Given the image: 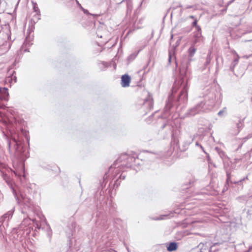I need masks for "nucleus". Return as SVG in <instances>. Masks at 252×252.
Here are the masks:
<instances>
[{"label":"nucleus","mask_w":252,"mask_h":252,"mask_svg":"<svg viewBox=\"0 0 252 252\" xmlns=\"http://www.w3.org/2000/svg\"><path fill=\"white\" fill-rule=\"evenodd\" d=\"M242 121H243L239 120L238 122L236 123L237 127V128L238 129V131H240V130L243 127V123H242Z\"/></svg>","instance_id":"ddd939ff"},{"label":"nucleus","mask_w":252,"mask_h":252,"mask_svg":"<svg viewBox=\"0 0 252 252\" xmlns=\"http://www.w3.org/2000/svg\"><path fill=\"white\" fill-rule=\"evenodd\" d=\"M177 249V244L175 242H171L169 246L167 247V249L169 252H172L176 250Z\"/></svg>","instance_id":"0eeeda50"},{"label":"nucleus","mask_w":252,"mask_h":252,"mask_svg":"<svg viewBox=\"0 0 252 252\" xmlns=\"http://www.w3.org/2000/svg\"><path fill=\"white\" fill-rule=\"evenodd\" d=\"M84 12L86 14H88L89 12L87 10L83 9Z\"/></svg>","instance_id":"a878e982"},{"label":"nucleus","mask_w":252,"mask_h":252,"mask_svg":"<svg viewBox=\"0 0 252 252\" xmlns=\"http://www.w3.org/2000/svg\"><path fill=\"white\" fill-rule=\"evenodd\" d=\"M203 41V36L201 33H194L192 44L197 46Z\"/></svg>","instance_id":"7ed1b4c3"},{"label":"nucleus","mask_w":252,"mask_h":252,"mask_svg":"<svg viewBox=\"0 0 252 252\" xmlns=\"http://www.w3.org/2000/svg\"><path fill=\"white\" fill-rule=\"evenodd\" d=\"M10 145H11V142L10 141H8V147H9V149H10Z\"/></svg>","instance_id":"cd10ccee"},{"label":"nucleus","mask_w":252,"mask_h":252,"mask_svg":"<svg viewBox=\"0 0 252 252\" xmlns=\"http://www.w3.org/2000/svg\"><path fill=\"white\" fill-rule=\"evenodd\" d=\"M126 249L128 251V252H129V250H128V248L127 247H126Z\"/></svg>","instance_id":"f704fd0d"},{"label":"nucleus","mask_w":252,"mask_h":252,"mask_svg":"<svg viewBox=\"0 0 252 252\" xmlns=\"http://www.w3.org/2000/svg\"><path fill=\"white\" fill-rule=\"evenodd\" d=\"M33 10L34 11V12L36 13L35 15L36 16V19L37 20H38L39 19V13H40V11H39V10L38 9V7H37L36 4H34V5H33Z\"/></svg>","instance_id":"9b49d317"},{"label":"nucleus","mask_w":252,"mask_h":252,"mask_svg":"<svg viewBox=\"0 0 252 252\" xmlns=\"http://www.w3.org/2000/svg\"><path fill=\"white\" fill-rule=\"evenodd\" d=\"M229 179H230V176L228 173H227V179H226V184H228Z\"/></svg>","instance_id":"412c9836"},{"label":"nucleus","mask_w":252,"mask_h":252,"mask_svg":"<svg viewBox=\"0 0 252 252\" xmlns=\"http://www.w3.org/2000/svg\"><path fill=\"white\" fill-rule=\"evenodd\" d=\"M188 63H189V62H188L186 64H184L182 63L180 73L183 77L180 80L175 82L172 88V92H175L176 91V86L178 85L181 86V87H182V90L179 95V101H182L184 103L186 102L188 100V90L189 89V87L187 81L184 78V77L186 76L187 75Z\"/></svg>","instance_id":"f257e3e1"},{"label":"nucleus","mask_w":252,"mask_h":252,"mask_svg":"<svg viewBox=\"0 0 252 252\" xmlns=\"http://www.w3.org/2000/svg\"><path fill=\"white\" fill-rule=\"evenodd\" d=\"M216 149L217 150V151H218V152L220 157L222 158V157L223 156H224V155H225V154H224V152H223L222 151L220 150L218 148H216Z\"/></svg>","instance_id":"4468645a"},{"label":"nucleus","mask_w":252,"mask_h":252,"mask_svg":"<svg viewBox=\"0 0 252 252\" xmlns=\"http://www.w3.org/2000/svg\"><path fill=\"white\" fill-rule=\"evenodd\" d=\"M8 94L7 89L0 87V100H7Z\"/></svg>","instance_id":"39448f33"},{"label":"nucleus","mask_w":252,"mask_h":252,"mask_svg":"<svg viewBox=\"0 0 252 252\" xmlns=\"http://www.w3.org/2000/svg\"><path fill=\"white\" fill-rule=\"evenodd\" d=\"M125 175H121L120 176V178L121 179H122L123 180H124L125 179Z\"/></svg>","instance_id":"b1692460"},{"label":"nucleus","mask_w":252,"mask_h":252,"mask_svg":"<svg viewBox=\"0 0 252 252\" xmlns=\"http://www.w3.org/2000/svg\"><path fill=\"white\" fill-rule=\"evenodd\" d=\"M189 18H191V19H194V16H193V15H191V16H189Z\"/></svg>","instance_id":"c756f323"},{"label":"nucleus","mask_w":252,"mask_h":252,"mask_svg":"<svg viewBox=\"0 0 252 252\" xmlns=\"http://www.w3.org/2000/svg\"><path fill=\"white\" fill-rule=\"evenodd\" d=\"M171 58H172L171 53V52H169V59H168L169 62H171Z\"/></svg>","instance_id":"aec40b11"},{"label":"nucleus","mask_w":252,"mask_h":252,"mask_svg":"<svg viewBox=\"0 0 252 252\" xmlns=\"http://www.w3.org/2000/svg\"><path fill=\"white\" fill-rule=\"evenodd\" d=\"M252 56V55H250V56H244V58H245L246 59H248L250 57H251Z\"/></svg>","instance_id":"bb28decb"},{"label":"nucleus","mask_w":252,"mask_h":252,"mask_svg":"<svg viewBox=\"0 0 252 252\" xmlns=\"http://www.w3.org/2000/svg\"><path fill=\"white\" fill-rule=\"evenodd\" d=\"M199 147H200V148L202 150V151H203L204 153H205V150H204V148H203V147L202 146V145H199Z\"/></svg>","instance_id":"393cba45"},{"label":"nucleus","mask_w":252,"mask_h":252,"mask_svg":"<svg viewBox=\"0 0 252 252\" xmlns=\"http://www.w3.org/2000/svg\"><path fill=\"white\" fill-rule=\"evenodd\" d=\"M196 31L194 32V33H201V29L199 26H196L195 27Z\"/></svg>","instance_id":"dca6fc26"},{"label":"nucleus","mask_w":252,"mask_h":252,"mask_svg":"<svg viewBox=\"0 0 252 252\" xmlns=\"http://www.w3.org/2000/svg\"><path fill=\"white\" fill-rule=\"evenodd\" d=\"M193 6L192 5H187L186 6V7H185V9H189V8H192Z\"/></svg>","instance_id":"4be33fe9"},{"label":"nucleus","mask_w":252,"mask_h":252,"mask_svg":"<svg viewBox=\"0 0 252 252\" xmlns=\"http://www.w3.org/2000/svg\"><path fill=\"white\" fill-rule=\"evenodd\" d=\"M196 46H193V45H191V47L189 49V56L190 57H192L194 54H195L196 49L195 48Z\"/></svg>","instance_id":"1a4fd4ad"},{"label":"nucleus","mask_w":252,"mask_h":252,"mask_svg":"<svg viewBox=\"0 0 252 252\" xmlns=\"http://www.w3.org/2000/svg\"><path fill=\"white\" fill-rule=\"evenodd\" d=\"M210 55H211V54L209 53L208 56H207V57L206 58V63H205V65H208V64H209L211 62Z\"/></svg>","instance_id":"2eb2a0df"},{"label":"nucleus","mask_w":252,"mask_h":252,"mask_svg":"<svg viewBox=\"0 0 252 252\" xmlns=\"http://www.w3.org/2000/svg\"><path fill=\"white\" fill-rule=\"evenodd\" d=\"M21 197L22 199L23 203L26 204L28 207H30V205L32 204L31 202V200L26 197L25 196L23 195V194H21Z\"/></svg>","instance_id":"6e6552de"},{"label":"nucleus","mask_w":252,"mask_h":252,"mask_svg":"<svg viewBox=\"0 0 252 252\" xmlns=\"http://www.w3.org/2000/svg\"><path fill=\"white\" fill-rule=\"evenodd\" d=\"M220 243H215L213 244V245L212 246L211 248H212L213 247H214L215 246L220 245Z\"/></svg>","instance_id":"5701e85b"},{"label":"nucleus","mask_w":252,"mask_h":252,"mask_svg":"<svg viewBox=\"0 0 252 252\" xmlns=\"http://www.w3.org/2000/svg\"><path fill=\"white\" fill-rule=\"evenodd\" d=\"M14 211V209H13L12 210L8 211L6 214H5L1 218H0V222H3L7 219V221L12 217L13 213Z\"/></svg>","instance_id":"423d86ee"},{"label":"nucleus","mask_w":252,"mask_h":252,"mask_svg":"<svg viewBox=\"0 0 252 252\" xmlns=\"http://www.w3.org/2000/svg\"><path fill=\"white\" fill-rule=\"evenodd\" d=\"M197 20L196 19H195L194 21L192 23V26L195 28L196 27V26H198V25H197Z\"/></svg>","instance_id":"6ab92c4d"},{"label":"nucleus","mask_w":252,"mask_h":252,"mask_svg":"<svg viewBox=\"0 0 252 252\" xmlns=\"http://www.w3.org/2000/svg\"><path fill=\"white\" fill-rule=\"evenodd\" d=\"M17 202H18L19 204H20V201H19V199H18V198H17Z\"/></svg>","instance_id":"473e14b6"},{"label":"nucleus","mask_w":252,"mask_h":252,"mask_svg":"<svg viewBox=\"0 0 252 252\" xmlns=\"http://www.w3.org/2000/svg\"><path fill=\"white\" fill-rule=\"evenodd\" d=\"M130 77L127 74L122 75L121 77V86L123 87H127L129 86Z\"/></svg>","instance_id":"20e7f679"},{"label":"nucleus","mask_w":252,"mask_h":252,"mask_svg":"<svg viewBox=\"0 0 252 252\" xmlns=\"http://www.w3.org/2000/svg\"><path fill=\"white\" fill-rule=\"evenodd\" d=\"M251 32H252V30L251 31Z\"/></svg>","instance_id":"c9c22d12"},{"label":"nucleus","mask_w":252,"mask_h":252,"mask_svg":"<svg viewBox=\"0 0 252 252\" xmlns=\"http://www.w3.org/2000/svg\"><path fill=\"white\" fill-rule=\"evenodd\" d=\"M239 61L238 58L235 59L234 60L233 62L232 63L231 66L230 67L231 70L232 71L233 68L235 66V65L238 63Z\"/></svg>","instance_id":"f8f14e48"},{"label":"nucleus","mask_w":252,"mask_h":252,"mask_svg":"<svg viewBox=\"0 0 252 252\" xmlns=\"http://www.w3.org/2000/svg\"><path fill=\"white\" fill-rule=\"evenodd\" d=\"M204 103L203 102H201L200 103L197 104L195 107H193L192 108L190 109L188 113V115L189 116H194L195 115L198 114L202 112L203 107L204 105Z\"/></svg>","instance_id":"f03ea898"},{"label":"nucleus","mask_w":252,"mask_h":252,"mask_svg":"<svg viewBox=\"0 0 252 252\" xmlns=\"http://www.w3.org/2000/svg\"><path fill=\"white\" fill-rule=\"evenodd\" d=\"M145 105H148L150 109L153 107V101L152 99L149 98V99H146L144 102Z\"/></svg>","instance_id":"9d476101"},{"label":"nucleus","mask_w":252,"mask_h":252,"mask_svg":"<svg viewBox=\"0 0 252 252\" xmlns=\"http://www.w3.org/2000/svg\"><path fill=\"white\" fill-rule=\"evenodd\" d=\"M226 10V9H223L222 11L223 12V11H225Z\"/></svg>","instance_id":"72a5a7b5"},{"label":"nucleus","mask_w":252,"mask_h":252,"mask_svg":"<svg viewBox=\"0 0 252 252\" xmlns=\"http://www.w3.org/2000/svg\"><path fill=\"white\" fill-rule=\"evenodd\" d=\"M127 11H131L132 10V5L130 2H128L127 3Z\"/></svg>","instance_id":"f3484780"},{"label":"nucleus","mask_w":252,"mask_h":252,"mask_svg":"<svg viewBox=\"0 0 252 252\" xmlns=\"http://www.w3.org/2000/svg\"><path fill=\"white\" fill-rule=\"evenodd\" d=\"M225 111H226V108H224L223 109V110H220V111L218 112V116H221L223 114V113H224V112H225Z\"/></svg>","instance_id":"a211bd4d"},{"label":"nucleus","mask_w":252,"mask_h":252,"mask_svg":"<svg viewBox=\"0 0 252 252\" xmlns=\"http://www.w3.org/2000/svg\"><path fill=\"white\" fill-rule=\"evenodd\" d=\"M162 219H163L162 217H161L160 218H157L156 219H155L154 220H162Z\"/></svg>","instance_id":"c85d7f7f"},{"label":"nucleus","mask_w":252,"mask_h":252,"mask_svg":"<svg viewBox=\"0 0 252 252\" xmlns=\"http://www.w3.org/2000/svg\"><path fill=\"white\" fill-rule=\"evenodd\" d=\"M12 140H13V141L14 142H15V143H16V144H17V141H16V139H15L14 138H12Z\"/></svg>","instance_id":"7c9ffc66"},{"label":"nucleus","mask_w":252,"mask_h":252,"mask_svg":"<svg viewBox=\"0 0 252 252\" xmlns=\"http://www.w3.org/2000/svg\"><path fill=\"white\" fill-rule=\"evenodd\" d=\"M195 145H196V146H199V145H200V144H199V143H198V142H196Z\"/></svg>","instance_id":"2f4dec72"}]
</instances>
